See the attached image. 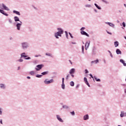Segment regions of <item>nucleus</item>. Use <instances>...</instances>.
Here are the masks:
<instances>
[{
    "mask_svg": "<svg viewBox=\"0 0 126 126\" xmlns=\"http://www.w3.org/2000/svg\"><path fill=\"white\" fill-rule=\"evenodd\" d=\"M81 35H85V36H87V37H90L89 34L84 31H81Z\"/></svg>",
    "mask_w": 126,
    "mask_h": 126,
    "instance_id": "nucleus-11",
    "label": "nucleus"
},
{
    "mask_svg": "<svg viewBox=\"0 0 126 126\" xmlns=\"http://www.w3.org/2000/svg\"><path fill=\"white\" fill-rule=\"evenodd\" d=\"M124 93L126 94V88L124 89Z\"/></svg>",
    "mask_w": 126,
    "mask_h": 126,
    "instance_id": "nucleus-60",
    "label": "nucleus"
},
{
    "mask_svg": "<svg viewBox=\"0 0 126 126\" xmlns=\"http://www.w3.org/2000/svg\"><path fill=\"white\" fill-rule=\"evenodd\" d=\"M56 118L58 121H59V122H60V123H63V119H62V118H61L60 115H57Z\"/></svg>",
    "mask_w": 126,
    "mask_h": 126,
    "instance_id": "nucleus-7",
    "label": "nucleus"
},
{
    "mask_svg": "<svg viewBox=\"0 0 126 126\" xmlns=\"http://www.w3.org/2000/svg\"><path fill=\"white\" fill-rule=\"evenodd\" d=\"M68 77H69V74H67L66 77V80H68Z\"/></svg>",
    "mask_w": 126,
    "mask_h": 126,
    "instance_id": "nucleus-47",
    "label": "nucleus"
},
{
    "mask_svg": "<svg viewBox=\"0 0 126 126\" xmlns=\"http://www.w3.org/2000/svg\"><path fill=\"white\" fill-rule=\"evenodd\" d=\"M9 23H11V24L12 23V20L11 19H9Z\"/></svg>",
    "mask_w": 126,
    "mask_h": 126,
    "instance_id": "nucleus-53",
    "label": "nucleus"
},
{
    "mask_svg": "<svg viewBox=\"0 0 126 126\" xmlns=\"http://www.w3.org/2000/svg\"><path fill=\"white\" fill-rule=\"evenodd\" d=\"M62 89H65V85H64V83H62Z\"/></svg>",
    "mask_w": 126,
    "mask_h": 126,
    "instance_id": "nucleus-31",
    "label": "nucleus"
},
{
    "mask_svg": "<svg viewBox=\"0 0 126 126\" xmlns=\"http://www.w3.org/2000/svg\"><path fill=\"white\" fill-rule=\"evenodd\" d=\"M84 81L85 82H85H87V81H88L87 80V78L84 77Z\"/></svg>",
    "mask_w": 126,
    "mask_h": 126,
    "instance_id": "nucleus-44",
    "label": "nucleus"
},
{
    "mask_svg": "<svg viewBox=\"0 0 126 126\" xmlns=\"http://www.w3.org/2000/svg\"><path fill=\"white\" fill-rule=\"evenodd\" d=\"M79 84L77 85V86H76V89H77V88H79Z\"/></svg>",
    "mask_w": 126,
    "mask_h": 126,
    "instance_id": "nucleus-54",
    "label": "nucleus"
},
{
    "mask_svg": "<svg viewBox=\"0 0 126 126\" xmlns=\"http://www.w3.org/2000/svg\"><path fill=\"white\" fill-rule=\"evenodd\" d=\"M117 55H122V51L119 49H117L116 50Z\"/></svg>",
    "mask_w": 126,
    "mask_h": 126,
    "instance_id": "nucleus-17",
    "label": "nucleus"
},
{
    "mask_svg": "<svg viewBox=\"0 0 126 126\" xmlns=\"http://www.w3.org/2000/svg\"><path fill=\"white\" fill-rule=\"evenodd\" d=\"M24 59L27 60H31V57L28 56L27 57L24 58Z\"/></svg>",
    "mask_w": 126,
    "mask_h": 126,
    "instance_id": "nucleus-39",
    "label": "nucleus"
},
{
    "mask_svg": "<svg viewBox=\"0 0 126 126\" xmlns=\"http://www.w3.org/2000/svg\"><path fill=\"white\" fill-rule=\"evenodd\" d=\"M38 60H34L32 61V63L33 64H37V63H38Z\"/></svg>",
    "mask_w": 126,
    "mask_h": 126,
    "instance_id": "nucleus-30",
    "label": "nucleus"
},
{
    "mask_svg": "<svg viewBox=\"0 0 126 126\" xmlns=\"http://www.w3.org/2000/svg\"><path fill=\"white\" fill-rule=\"evenodd\" d=\"M94 12H95V13H97L98 12V11H97V9H96L95 8H94Z\"/></svg>",
    "mask_w": 126,
    "mask_h": 126,
    "instance_id": "nucleus-50",
    "label": "nucleus"
},
{
    "mask_svg": "<svg viewBox=\"0 0 126 126\" xmlns=\"http://www.w3.org/2000/svg\"><path fill=\"white\" fill-rule=\"evenodd\" d=\"M34 57L35 58H38V57H42V56H41V55H35Z\"/></svg>",
    "mask_w": 126,
    "mask_h": 126,
    "instance_id": "nucleus-46",
    "label": "nucleus"
},
{
    "mask_svg": "<svg viewBox=\"0 0 126 126\" xmlns=\"http://www.w3.org/2000/svg\"><path fill=\"white\" fill-rule=\"evenodd\" d=\"M21 57L20 58V59H19L17 62H19V63H23V59H22Z\"/></svg>",
    "mask_w": 126,
    "mask_h": 126,
    "instance_id": "nucleus-38",
    "label": "nucleus"
},
{
    "mask_svg": "<svg viewBox=\"0 0 126 126\" xmlns=\"http://www.w3.org/2000/svg\"><path fill=\"white\" fill-rule=\"evenodd\" d=\"M29 74L31 75H32V76H34V75H35V74H36V73H35V71H31L29 72Z\"/></svg>",
    "mask_w": 126,
    "mask_h": 126,
    "instance_id": "nucleus-23",
    "label": "nucleus"
},
{
    "mask_svg": "<svg viewBox=\"0 0 126 126\" xmlns=\"http://www.w3.org/2000/svg\"><path fill=\"white\" fill-rule=\"evenodd\" d=\"M69 62L71 64H72V62H71V61L69 60Z\"/></svg>",
    "mask_w": 126,
    "mask_h": 126,
    "instance_id": "nucleus-62",
    "label": "nucleus"
},
{
    "mask_svg": "<svg viewBox=\"0 0 126 126\" xmlns=\"http://www.w3.org/2000/svg\"><path fill=\"white\" fill-rule=\"evenodd\" d=\"M49 74V71H44L41 73V75H47Z\"/></svg>",
    "mask_w": 126,
    "mask_h": 126,
    "instance_id": "nucleus-22",
    "label": "nucleus"
},
{
    "mask_svg": "<svg viewBox=\"0 0 126 126\" xmlns=\"http://www.w3.org/2000/svg\"><path fill=\"white\" fill-rule=\"evenodd\" d=\"M85 29V28L84 27H82L80 29V31H84L83 30H84Z\"/></svg>",
    "mask_w": 126,
    "mask_h": 126,
    "instance_id": "nucleus-48",
    "label": "nucleus"
},
{
    "mask_svg": "<svg viewBox=\"0 0 126 126\" xmlns=\"http://www.w3.org/2000/svg\"><path fill=\"white\" fill-rule=\"evenodd\" d=\"M0 88L1 89H5V88H6V86L5 85V84H0Z\"/></svg>",
    "mask_w": 126,
    "mask_h": 126,
    "instance_id": "nucleus-14",
    "label": "nucleus"
},
{
    "mask_svg": "<svg viewBox=\"0 0 126 126\" xmlns=\"http://www.w3.org/2000/svg\"><path fill=\"white\" fill-rule=\"evenodd\" d=\"M26 55V53L25 52H23L21 54V59H22L23 58H27L28 57V55Z\"/></svg>",
    "mask_w": 126,
    "mask_h": 126,
    "instance_id": "nucleus-16",
    "label": "nucleus"
},
{
    "mask_svg": "<svg viewBox=\"0 0 126 126\" xmlns=\"http://www.w3.org/2000/svg\"><path fill=\"white\" fill-rule=\"evenodd\" d=\"M43 67H44V64H40L37 65L36 66V67L35 68V70H36V71H39L41 70V69L43 68Z\"/></svg>",
    "mask_w": 126,
    "mask_h": 126,
    "instance_id": "nucleus-5",
    "label": "nucleus"
},
{
    "mask_svg": "<svg viewBox=\"0 0 126 126\" xmlns=\"http://www.w3.org/2000/svg\"><path fill=\"white\" fill-rule=\"evenodd\" d=\"M89 46H90V41H87L85 45V50H87L89 48Z\"/></svg>",
    "mask_w": 126,
    "mask_h": 126,
    "instance_id": "nucleus-8",
    "label": "nucleus"
},
{
    "mask_svg": "<svg viewBox=\"0 0 126 126\" xmlns=\"http://www.w3.org/2000/svg\"><path fill=\"white\" fill-rule=\"evenodd\" d=\"M0 124H1V125H2V119H0Z\"/></svg>",
    "mask_w": 126,
    "mask_h": 126,
    "instance_id": "nucleus-57",
    "label": "nucleus"
},
{
    "mask_svg": "<svg viewBox=\"0 0 126 126\" xmlns=\"http://www.w3.org/2000/svg\"><path fill=\"white\" fill-rule=\"evenodd\" d=\"M82 53L84 55V46H82Z\"/></svg>",
    "mask_w": 126,
    "mask_h": 126,
    "instance_id": "nucleus-36",
    "label": "nucleus"
},
{
    "mask_svg": "<svg viewBox=\"0 0 126 126\" xmlns=\"http://www.w3.org/2000/svg\"><path fill=\"white\" fill-rule=\"evenodd\" d=\"M85 73L86 74L89 73V71L87 69H85Z\"/></svg>",
    "mask_w": 126,
    "mask_h": 126,
    "instance_id": "nucleus-51",
    "label": "nucleus"
},
{
    "mask_svg": "<svg viewBox=\"0 0 126 126\" xmlns=\"http://www.w3.org/2000/svg\"><path fill=\"white\" fill-rule=\"evenodd\" d=\"M120 117L121 118H124V117H126V113L125 112V111H122L121 112V114H120Z\"/></svg>",
    "mask_w": 126,
    "mask_h": 126,
    "instance_id": "nucleus-12",
    "label": "nucleus"
},
{
    "mask_svg": "<svg viewBox=\"0 0 126 126\" xmlns=\"http://www.w3.org/2000/svg\"><path fill=\"white\" fill-rule=\"evenodd\" d=\"M123 86H126V84H122Z\"/></svg>",
    "mask_w": 126,
    "mask_h": 126,
    "instance_id": "nucleus-64",
    "label": "nucleus"
},
{
    "mask_svg": "<svg viewBox=\"0 0 126 126\" xmlns=\"http://www.w3.org/2000/svg\"><path fill=\"white\" fill-rule=\"evenodd\" d=\"M110 56L111 58H114V56H113V54L112 53L110 54Z\"/></svg>",
    "mask_w": 126,
    "mask_h": 126,
    "instance_id": "nucleus-56",
    "label": "nucleus"
},
{
    "mask_svg": "<svg viewBox=\"0 0 126 126\" xmlns=\"http://www.w3.org/2000/svg\"><path fill=\"white\" fill-rule=\"evenodd\" d=\"M27 78L28 79H31V77L30 76H27Z\"/></svg>",
    "mask_w": 126,
    "mask_h": 126,
    "instance_id": "nucleus-58",
    "label": "nucleus"
},
{
    "mask_svg": "<svg viewBox=\"0 0 126 126\" xmlns=\"http://www.w3.org/2000/svg\"><path fill=\"white\" fill-rule=\"evenodd\" d=\"M21 26H22V22L20 21V23H16V27L17 28V30L18 31H20V29H21Z\"/></svg>",
    "mask_w": 126,
    "mask_h": 126,
    "instance_id": "nucleus-4",
    "label": "nucleus"
},
{
    "mask_svg": "<svg viewBox=\"0 0 126 126\" xmlns=\"http://www.w3.org/2000/svg\"><path fill=\"white\" fill-rule=\"evenodd\" d=\"M105 24H107L108 25H109L110 27H112V28H115V24L111 22H105Z\"/></svg>",
    "mask_w": 126,
    "mask_h": 126,
    "instance_id": "nucleus-9",
    "label": "nucleus"
},
{
    "mask_svg": "<svg viewBox=\"0 0 126 126\" xmlns=\"http://www.w3.org/2000/svg\"><path fill=\"white\" fill-rule=\"evenodd\" d=\"M120 63H123V65H124V66H126V63H125V61L124 60L120 59Z\"/></svg>",
    "mask_w": 126,
    "mask_h": 126,
    "instance_id": "nucleus-20",
    "label": "nucleus"
},
{
    "mask_svg": "<svg viewBox=\"0 0 126 126\" xmlns=\"http://www.w3.org/2000/svg\"><path fill=\"white\" fill-rule=\"evenodd\" d=\"M85 83L88 86V87H90V84H89V83H88V81L86 82Z\"/></svg>",
    "mask_w": 126,
    "mask_h": 126,
    "instance_id": "nucleus-43",
    "label": "nucleus"
},
{
    "mask_svg": "<svg viewBox=\"0 0 126 126\" xmlns=\"http://www.w3.org/2000/svg\"><path fill=\"white\" fill-rule=\"evenodd\" d=\"M71 44H74V45H76V42H71Z\"/></svg>",
    "mask_w": 126,
    "mask_h": 126,
    "instance_id": "nucleus-59",
    "label": "nucleus"
},
{
    "mask_svg": "<svg viewBox=\"0 0 126 126\" xmlns=\"http://www.w3.org/2000/svg\"><path fill=\"white\" fill-rule=\"evenodd\" d=\"M70 114L72 115V116H75V112H74V111L71 112Z\"/></svg>",
    "mask_w": 126,
    "mask_h": 126,
    "instance_id": "nucleus-40",
    "label": "nucleus"
},
{
    "mask_svg": "<svg viewBox=\"0 0 126 126\" xmlns=\"http://www.w3.org/2000/svg\"><path fill=\"white\" fill-rule=\"evenodd\" d=\"M95 50H96V47H94L93 48V55H96V52H95Z\"/></svg>",
    "mask_w": 126,
    "mask_h": 126,
    "instance_id": "nucleus-29",
    "label": "nucleus"
},
{
    "mask_svg": "<svg viewBox=\"0 0 126 126\" xmlns=\"http://www.w3.org/2000/svg\"><path fill=\"white\" fill-rule=\"evenodd\" d=\"M90 76H91V77L93 78L94 80V77H93V75H92V74H90Z\"/></svg>",
    "mask_w": 126,
    "mask_h": 126,
    "instance_id": "nucleus-49",
    "label": "nucleus"
},
{
    "mask_svg": "<svg viewBox=\"0 0 126 126\" xmlns=\"http://www.w3.org/2000/svg\"><path fill=\"white\" fill-rule=\"evenodd\" d=\"M68 34H69L70 37H71V38L72 39H73V36L72 35V34H71V33H70V32H68Z\"/></svg>",
    "mask_w": 126,
    "mask_h": 126,
    "instance_id": "nucleus-41",
    "label": "nucleus"
},
{
    "mask_svg": "<svg viewBox=\"0 0 126 126\" xmlns=\"http://www.w3.org/2000/svg\"><path fill=\"white\" fill-rule=\"evenodd\" d=\"M75 72V68H72L70 70L69 73V74H73Z\"/></svg>",
    "mask_w": 126,
    "mask_h": 126,
    "instance_id": "nucleus-15",
    "label": "nucleus"
},
{
    "mask_svg": "<svg viewBox=\"0 0 126 126\" xmlns=\"http://www.w3.org/2000/svg\"><path fill=\"white\" fill-rule=\"evenodd\" d=\"M14 19L15 22H17L18 21H19V22H20V20L19 19V18L17 16H15L14 17Z\"/></svg>",
    "mask_w": 126,
    "mask_h": 126,
    "instance_id": "nucleus-18",
    "label": "nucleus"
},
{
    "mask_svg": "<svg viewBox=\"0 0 126 126\" xmlns=\"http://www.w3.org/2000/svg\"><path fill=\"white\" fill-rule=\"evenodd\" d=\"M20 69V66L18 67L17 70H19Z\"/></svg>",
    "mask_w": 126,
    "mask_h": 126,
    "instance_id": "nucleus-63",
    "label": "nucleus"
},
{
    "mask_svg": "<svg viewBox=\"0 0 126 126\" xmlns=\"http://www.w3.org/2000/svg\"><path fill=\"white\" fill-rule=\"evenodd\" d=\"M122 25H123V27H126V23H125V22H123L122 23Z\"/></svg>",
    "mask_w": 126,
    "mask_h": 126,
    "instance_id": "nucleus-45",
    "label": "nucleus"
},
{
    "mask_svg": "<svg viewBox=\"0 0 126 126\" xmlns=\"http://www.w3.org/2000/svg\"><path fill=\"white\" fill-rule=\"evenodd\" d=\"M85 7H89L90 8V7H92V6L91 4H86L85 5Z\"/></svg>",
    "mask_w": 126,
    "mask_h": 126,
    "instance_id": "nucleus-37",
    "label": "nucleus"
},
{
    "mask_svg": "<svg viewBox=\"0 0 126 126\" xmlns=\"http://www.w3.org/2000/svg\"><path fill=\"white\" fill-rule=\"evenodd\" d=\"M99 63V60L98 59H96L95 61H92L91 63Z\"/></svg>",
    "mask_w": 126,
    "mask_h": 126,
    "instance_id": "nucleus-25",
    "label": "nucleus"
},
{
    "mask_svg": "<svg viewBox=\"0 0 126 126\" xmlns=\"http://www.w3.org/2000/svg\"><path fill=\"white\" fill-rule=\"evenodd\" d=\"M46 56H48V57H51V58H53V55L50 53H47L45 54Z\"/></svg>",
    "mask_w": 126,
    "mask_h": 126,
    "instance_id": "nucleus-28",
    "label": "nucleus"
},
{
    "mask_svg": "<svg viewBox=\"0 0 126 126\" xmlns=\"http://www.w3.org/2000/svg\"><path fill=\"white\" fill-rule=\"evenodd\" d=\"M42 75H39V74H37L35 76V77H37V78H41V77H42Z\"/></svg>",
    "mask_w": 126,
    "mask_h": 126,
    "instance_id": "nucleus-35",
    "label": "nucleus"
},
{
    "mask_svg": "<svg viewBox=\"0 0 126 126\" xmlns=\"http://www.w3.org/2000/svg\"><path fill=\"white\" fill-rule=\"evenodd\" d=\"M70 86H71L72 87H73V86H74V82H73V81H71L70 82Z\"/></svg>",
    "mask_w": 126,
    "mask_h": 126,
    "instance_id": "nucleus-32",
    "label": "nucleus"
},
{
    "mask_svg": "<svg viewBox=\"0 0 126 126\" xmlns=\"http://www.w3.org/2000/svg\"><path fill=\"white\" fill-rule=\"evenodd\" d=\"M83 120H84V121H87V120H89V115L86 114V115H84L83 117Z\"/></svg>",
    "mask_w": 126,
    "mask_h": 126,
    "instance_id": "nucleus-13",
    "label": "nucleus"
},
{
    "mask_svg": "<svg viewBox=\"0 0 126 126\" xmlns=\"http://www.w3.org/2000/svg\"><path fill=\"white\" fill-rule=\"evenodd\" d=\"M70 75L72 76V77H74V75H73V74H71Z\"/></svg>",
    "mask_w": 126,
    "mask_h": 126,
    "instance_id": "nucleus-61",
    "label": "nucleus"
},
{
    "mask_svg": "<svg viewBox=\"0 0 126 126\" xmlns=\"http://www.w3.org/2000/svg\"><path fill=\"white\" fill-rule=\"evenodd\" d=\"M0 8L4 10H7V11H9L10 9L6 6L4 3L0 4Z\"/></svg>",
    "mask_w": 126,
    "mask_h": 126,
    "instance_id": "nucleus-3",
    "label": "nucleus"
},
{
    "mask_svg": "<svg viewBox=\"0 0 126 126\" xmlns=\"http://www.w3.org/2000/svg\"><path fill=\"white\" fill-rule=\"evenodd\" d=\"M62 83H64V78H62Z\"/></svg>",
    "mask_w": 126,
    "mask_h": 126,
    "instance_id": "nucleus-55",
    "label": "nucleus"
},
{
    "mask_svg": "<svg viewBox=\"0 0 126 126\" xmlns=\"http://www.w3.org/2000/svg\"><path fill=\"white\" fill-rule=\"evenodd\" d=\"M0 13L3 14V15H5V16H8V14L6 13L4 10L0 9Z\"/></svg>",
    "mask_w": 126,
    "mask_h": 126,
    "instance_id": "nucleus-10",
    "label": "nucleus"
},
{
    "mask_svg": "<svg viewBox=\"0 0 126 126\" xmlns=\"http://www.w3.org/2000/svg\"><path fill=\"white\" fill-rule=\"evenodd\" d=\"M57 31V32L54 33V36L56 39H60V37H62V35L63 34V30L61 28H58Z\"/></svg>",
    "mask_w": 126,
    "mask_h": 126,
    "instance_id": "nucleus-1",
    "label": "nucleus"
},
{
    "mask_svg": "<svg viewBox=\"0 0 126 126\" xmlns=\"http://www.w3.org/2000/svg\"><path fill=\"white\" fill-rule=\"evenodd\" d=\"M13 13H15V14H17V15H19V16L21 15V14H20V12H19V11H16V10H14L13 11Z\"/></svg>",
    "mask_w": 126,
    "mask_h": 126,
    "instance_id": "nucleus-19",
    "label": "nucleus"
},
{
    "mask_svg": "<svg viewBox=\"0 0 126 126\" xmlns=\"http://www.w3.org/2000/svg\"><path fill=\"white\" fill-rule=\"evenodd\" d=\"M106 32L107 34H109V35H112V32H108V31H106Z\"/></svg>",
    "mask_w": 126,
    "mask_h": 126,
    "instance_id": "nucleus-52",
    "label": "nucleus"
},
{
    "mask_svg": "<svg viewBox=\"0 0 126 126\" xmlns=\"http://www.w3.org/2000/svg\"><path fill=\"white\" fill-rule=\"evenodd\" d=\"M2 115V108H0V116Z\"/></svg>",
    "mask_w": 126,
    "mask_h": 126,
    "instance_id": "nucleus-42",
    "label": "nucleus"
},
{
    "mask_svg": "<svg viewBox=\"0 0 126 126\" xmlns=\"http://www.w3.org/2000/svg\"><path fill=\"white\" fill-rule=\"evenodd\" d=\"M64 33L65 34V36H66V39H68V32H66V31H65Z\"/></svg>",
    "mask_w": 126,
    "mask_h": 126,
    "instance_id": "nucleus-33",
    "label": "nucleus"
},
{
    "mask_svg": "<svg viewBox=\"0 0 126 126\" xmlns=\"http://www.w3.org/2000/svg\"><path fill=\"white\" fill-rule=\"evenodd\" d=\"M94 79H95V80L96 81H97V82H101V79H97V77H96V76H94Z\"/></svg>",
    "mask_w": 126,
    "mask_h": 126,
    "instance_id": "nucleus-27",
    "label": "nucleus"
},
{
    "mask_svg": "<svg viewBox=\"0 0 126 126\" xmlns=\"http://www.w3.org/2000/svg\"><path fill=\"white\" fill-rule=\"evenodd\" d=\"M94 5H95V7H96V8H97V9H99V10H101V9H102V8L100 6H99V5H98V4H97V3H95Z\"/></svg>",
    "mask_w": 126,
    "mask_h": 126,
    "instance_id": "nucleus-21",
    "label": "nucleus"
},
{
    "mask_svg": "<svg viewBox=\"0 0 126 126\" xmlns=\"http://www.w3.org/2000/svg\"><path fill=\"white\" fill-rule=\"evenodd\" d=\"M21 48L23 50H27L29 47V43L28 42H23L21 43Z\"/></svg>",
    "mask_w": 126,
    "mask_h": 126,
    "instance_id": "nucleus-2",
    "label": "nucleus"
},
{
    "mask_svg": "<svg viewBox=\"0 0 126 126\" xmlns=\"http://www.w3.org/2000/svg\"><path fill=\"white\" fill-rule=\"evenodd\" d=\"M102 2H104V3H106V4H109V1L106 0H102Z\"/></svg>",
    "mask_w": 126,
    "mask_h": 126,
    "instance_id": "nucleus-34",
    "label": "nucleus"
},
{
    "mask_svg": "<svg viewBox=\"0 0 126 126\" xmlns=\"http://www.w3.org/2000/svg\"><path fill=\"white\" fill-rule=\"evenodd\" d=\"M53 82H54V79H51L50 80H49L48 79H46L44 81V83H45L46 85H49V84H51V83H53Z\"/></svg>",
    "mask_w": 126,
    "mask_h": 126,
    "instance_id": "nucleus-6",
    "label": "nucleus"
},
{
    "mask_svg": "<svg viewBox=\"0 0 126 126\" xmlns=\"http://www.w3.org/2000/svg\"><path fill=\"white\" fill-rule=\"evenodd\" d=\"M62 107L63 109H66V110L69 109V107L66 105H63Z\"/></svg>",
    "mask_w": 126,
    "mask_h": 126,
    "instance_id": "nucleus-24",
    "label": "nucleus"
},
{
    "mask_svg": "<svg viewBox=\"0 0 126 126\" xmlns=\"http://www.w3.org/2000/svg\"><path fill=\"white\" fill-rule=\"evenodd\" d=\"M119 42L118 41H115L114 42V46L116 48H117V47H118L119 46Z\"/></svg>",
    "mask_w": 126,
    "mask_h": 126,
    "instance_id": "nucleus-26",
    "label": "nucleus"
}]
</instances>
